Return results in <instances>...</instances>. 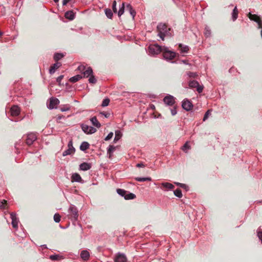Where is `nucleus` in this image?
<instances>
[{
    "label": "nucleus",
    "instance_id": "1",
    "mask_svg": "<svg viewBox=\"0 0 262 262\" xmlns=\"http://www.w3.org/2000/svg\"><path fill=\"white\" fill-rule=\"evenodd\" d=\"M163 100L166 106L172 107V108H169L171 115H176L177 114V106L174 105L176 102L174 97L172 95H167L163 98Z\"/></svg>",
    "mask_w": 262,
    "mask_h": 262
},
{
    "label": "nucleus",
    "instance_id": "2",
    "mask_svg": "<svg viewBox=\"0 0 262 262\" xmlns=\"http://www.w3.org/2000/svg\"><path fill=\"white\" fill-rule=\"evenodd\" d=\"M157 31L158 32V36L162 40H164V37L166 36H171L170 32V28H168L165 24L160 23L157 26Z\"/></svg>",
    "mask_w": 262,
    "mask_h": 262
},
{
    "label": "nucleus",
    "instance_id": "3",
    "mask_svg": "<svg viewBox=\"0 0 262 262\" xmlns=\"http://www.w3.org/2000/svg\"><path fill=\"white\" fill-rule=\"evenodd\" d=\"M68 217L72 221L75 222L78 218V211L77 207L74 205H71L68 211Z\"/></svg>",
    "mask_w": 262,
    "mask_h": 262
},
{
    "label": "nucleus",
    "instance_id": "4",
    "mask_svg": "<svg viewBox=\"0 0 262 262\" xmlns=\"http://www.w3.org/2000/svg\"><path fill=\"white\" fill-rule=\"evenodd\" d=\"M82 78L89 77V82L90 83L95 84L97 82V80L93 75V70L91 67H88L86 70L82 73Z\"/></svg>",
    "mask_w": 262,
    "mask_h": 262
},
{
    "label": "nucleus",
    "instance_id": "5",
    "mask_svg": "<svg viewBox=\"0 0 262 262\" xmlns=\"http://www.w3.org/2000/svg\"><path fill=\"white\" fill-rule=\"evenodd\" d=\"M161 52L163 53V58L167 60L173 59L176 55V52L170 51L167 47L165 46L163 47Z\"/></svg>",
    "mask_w": 262,
    "mask_h": 262
},
{
    "label": "nucleus",
    "instance_id": "6",
    "mask_svg": "<svg viewBox=\"0 0 262 262\" xmlns=\"http://www.w3.org/2000/svg\"><path fill=\"white\" fill-rule=\"evenodd\" d=\"M163 47L158 45H151L148 47V52L149 55H155L162 52Z\"/></svg>",
    "mask_w": 262,
    "mask_h": 262
},
{
    "label": "nucleus",
    "instance_id": "7",
    "mask_svg": "<svg viewBox=\"0 0 262 262\" xmlns=\"http://www.w3.org/2000/svg\"><path fill=\"white\" fill-rule=\"evenodd\" d=\"M189 87L190 88H196V91L199 93H201L203 92L204 86L201 85L199 83L195 80H190L188 83Z\"/></svg>",
    "mask_w": 262,
    "mask_h": 262
},
{
    "label": "nucleus",
    "instance_id": "8",
    "mask_svg": "<svg viewBox=\"0 0 262 262\" xmlns=\"http://www.w3.org/2000/svg\"><path fill=\"white\" fill-rule=\"evenodd\" d=\"M80 126L83 132L86 134H92L97 131L96 129L94 127L84 124H81Z\"/></svg>",
    "mask_w": 262,
    "mask_h": 262
},
{
    "label": "nucleus",
    "instance_id": "9",
    "mask_svg": "<svg viewBox=\"0 0 262 262\" xmlns=\"http://www.w3.org/2000/svg\"><path fill=\"white\" fill-rule=\"evenodd\" d=\"M37 139V136L36 134L34 133H30L27 136L26 140V143L30 146L32 145L33 142Z\"/></svg>",
    "mask_w": 262,
    "mask_h": 262
},
{
    "label": "nucleus",
    "instance_id": "10",
    "mask_svg": "<svg viewBox=\"0 0 262 262\" xmlns=\"http://www.w3.org/2000/svg\"><path fill=\"white\" fill-rule=\"evenodd\" d=\"M59 103L58 99L55 97H51L50 99L49 104H48V108L52 110L56 107V106Z\"/></svg>",
    "mask_w": 262,
    "mask_h": 262
},
{
    "label": "nucleus",
    "instance_id": "11",
    "mask_svg": "<svg viewBox=\"0 0 262 262\" xmlns=\"http://www.w3.org/2000/svg\"><path fill=\"white\" fill-rule=\"evenodd\" d=\"M182 107L187 111H189L193 107V105L190 101L185 99L182 101Z\"/></svg>",
    "mask_w": 262,
    "mask_h": 262
},
{
    "label": "nucleus",
    "instance_id": "12",
    "mask_svg": "<svg viewBox=\"0 0 262 262\" xmlns=\"http://www.w3.org/2000/svg\"><path fill=\"white\" fill-rule=\"evenodd\" d=\"M248 16L251 20L257 23L258 25L259 28L262 27V22L259 16L256 14H252L251 13L248 14Z\"/></svg>",
    "mask_w": 262,
    "mask_h": 262
},
{
    "label": "nucleus",
    "instance_id": "13",
    "mask_svg": "<svg viewBox=\"0 0 262 262\" xmlns=\"http://www.w3.org/2000/svg\"><path fill=\"white\" fill-rule=\"evenodd\" d=\"M10 217L12 220L11 224L12 227L15 229L17 228L18 220L16 217V214L15 212H12L10 213Z\"/></svg>",
    "mask_w": 262,
    "mask_h": 262
},
{
    "label": "nucleus",
    "instance_id": "14",
    "mask_svg": "<svg viewBox=\"0 0 262 262\" xmlns=\"http://www.w3.org/2000/svg\"><path fill=\"white\" fill-rule=\"evenodd\" d=\"M127 258L125 254L118 253L114 259L115 262H126Z\"/></svg>",
    "mask_w": 262,
    "mask_h": 262
},
{
    "label": "nucleus",
    "instance_id": "15",
    "mask_svg": "<svg viewBox=\"0 0 262 262\" xmlns=\"http://www.w3.org/2000/svg\"><path fill=\"white\" fill-rule=\"evenodd\" d=\"M11 115L12 116H17L20 114V109L17 105H13L10 110Z\"/></svg>",
    "mask_w": 262,
    "mask_h": 262
},
{
    "label": "nucleus",
    "instance_id": "16",
    "mask_svg": "<svg viewBox=\"0 0 262 262\" xmlns=\"http://www.w3.org/2000/svg\"><path fill=\"white\" fill-rule=\"evenodd\" d=\"M92 167V164L90 163L83 162L80 164L79 169L82 171H86L90 169Z\"/></svg>",
    "mask_w": 262,
    "mask_h": 262
},
{
    "label": "nucleus",
    "instance_id": "17",
    "mask_svg": "<svg viewBox=\"0 0 262 262\" xmlns=\"http://www.w3.org/2000/svg\"><path fill=\"white\" fill-rule=\"evenodd\" d=\"M80 257L84 261L89 259L90 253L86 250H83L81 252Z\"/></svg>",
    "mask_w": 262,
    "mask_h": 262
},
{
    "label": "nucleus",
    "instance_id": "18",
    "mask_svg": "<svg viewBox=\"0 0 262 262\" xmlns=\"http://www.w3.org/2000/svg\"><path fill=\"white\" fill-rule=\"evenodd\" d=\"M61 66L60 62H56L53 64L50 68L49 73L50 74H53L55 73V70Z\"/></svg>",
    "mask_w": 262,
    "mask_h": 262
},
{
    "label": "nucleus",
    "instance_id": "19",
    "mask_svg": "<svg viewBox=\"0 0 262 262\" xmlns=\"http://www.w3.org/2000/svg\"><path fill=\"white\" fill-rule=\"evenodd\" d=\"M126 10H128L129 11L130 14L132 16L133 19H134V17L136 14V12L135 10L133 9L132 5L130 4H127L126 5Z\"/></svg>",
    "mask_w": 262,
    "mask_h": 262
},
{
    "label": "nucleus",
    "instance_id": "20",
    "mask_svg": "<svg viewBox=\"0 0 262 262\" xmlns=\"http://www.w3.org/2000/svg\"><path fill=\"white\" fill-rule=\"evenodd\" d=\"M90 121L92 124L97 128H100L101 127V124L98 121L97 117L96 116H94L90 119Z\"/></svg>",
    "mask_w": 262,
    "mask_h": 262
},
{
    "label": "nucleus",
    "instance_id": "21",
    "mask_svg": "<svg viewBox=\"0 0 262 262\" xmlns=\"http://www.w3.org/2000/svg\"><path fill=\"white\" fill-rule=\"evenodd\" d=\"M71 178L73 182H81L82 181L81 176L77 173H73Z\"/></svg>",
    "mask_w": 262,
    "mask_h": 262
},
{
    "label": "nucleus",
    "instance_id": "22",
    "mask_svg": "<svg viewBox=\"0 0 262 262\" xmlns=\"http://www.w3.org/2000/svg\"><path fill=\"white\" fill-rule=\"evenodd\" d=\"M179 48L181 53H187L189 50V48L188 46L183 45L182 43L179 44Z\"/></svg>",
    "mask_w": 262,
    "mask_h": 262
},
{
    "label": "nucleus",
    "instance_id": "23",
    "mask_svg": "<svg viewBox=\"0 0 262 262\" xmlns=\"http://www.w3.org/2000/svg\"><path fill=\"white\" fill-rule=\"evenodd\" d=\"M64 16L66 18L72 20L75 18V14L73 11H68L65 13Z\"/></svg>",
    "mask_w": 262,
    "mask_h": 262
},
{
    "label": "nucleus",
    "instance_id": "24",
    "mask_svg": "<svg viewBox=\"0 0 262 262\" xmlns=\"http://www.w3.org/2000/svg\"><path fill=\"white\" fill-rule=\"evenodd\" d=\"M238 9L237 8V7L235 6L232 13H231V15H232V20L234 21L236 20V19L238 17Z\"/></svg>",
    "mask_w": 262,
    "mask_h": 262
},
{
    "label": "nucleus",
    "instance_id": "25",
    "mask_svg": "<svg viewBox=\"0 0 262 262\" xmlns=\"http://www.w3.org/2000/svg\"><path fill=\"white\" fill-rule=\"evenodd\" d=\"M90 147V144L86 141H83L81 143L80 146V149L81 151H84Z\"/></svg>",
    "mask_w": 262,
    "mask_h": 262
},
{
    "label": "nucleus",
    "instance_id": "26",
    "mask_svg": "<svg viewBox=\"0 0 262 262\" xmlns=\"http://www.w3.org/2000/svg\"><path fill=\"white\" fill-rule=\"evenodd\" d=\"M122 134L121 132L119 130H117L115 131V137L114 139V142L116 143L122 137Z\"/></svg>",
    "mask_w": 262,
    "mask_h": 262
},
{
    "label": "nucleus",
    "instance_id": "27",
    "mask_svg": "<svg viewBox=\"0 0 262 262\" xmlns=\"http://www.w3.org/2000/svg\"><path fill=\"white\" fill-rule=\"evenodd\" d=\"M82 78V76L81 75H77L70 78L69 81L71 82L75 83Z\"/></svg>",
    "mask_w": 262,
    "mask_h": 262
},
{
    "label": "nucleus",
    "instance_id": "28",
    "mask_svg": "<svg viewBox=\"0 0 262 262\" xmlns=\"http://www.w3.org/2000/svg\"><path fill=\"white\" fill-rule=\"evenodd\" d=\"M162 186L167 190H171L174 188L173 185L170 183L164 182L161 184Z\"/></svg>",
    "mask_w": 262,
    "mask_h": 262
},
{
    "label": "nucleus",
    "instance_id": "29",
    "mask_svg": "<svg viewBox=\"0 0 262 262\" xmlns=\"http://www.w3.org/2000/svg\"><path fill=\"white\" fill-rule=\"evenodd\" d=\"M115 147L114 145H110L107 149V154L109 155V158H110L113 153V152L115 150Z\"/></svg>",
    "mask_w": 262,
    "mask_h": 262
},
{
    "label": "nucleus",
    "instance_id": "30",
    "mask_svg": "<svg viewBox=\"0 0 262 262\" xmlns=\"http://www.w3.org/2000/svg\"><path fill=\"white\" fill-rule=\"evenodd\" d=\"M49 258L52 260H58L61 259H63L62 256L59 255L58 254L51 255L50 256Z\"/></svg>",
    "mask_w": 262,
    "mask_h": 262
},
{
    "label": "nucleus",
    "instance_id": "31",
    "mask_svg": "<svg viewBox=\"0 0 262 262\" xmlns=\"http://www.w3.org/2000/svg\"><path fill=\"white\" fill-rule=\"evenodd\" d=\"M138 182L151 181V179L150 177H136L135 179Z\"/></svg>",
    "mask_w": 262,
    "mask_h": 262
},
{
    "label": "nucleus",
    "instance_id": "32",
    "mask_svg": "<svg viewBox=\"0 0 262 262\" xmlns=\"http://www.w3.org/2000/svg\"><path fill=\"white\" fill-rule=\"evenodd\" d=\"M136 198V195L133 193L126 192L124 199L125 200H132Z\"/></svg>",
    "mask_w": 262,
    "mask_h": 262
},
{
    "label": "nucleus",
    "instance_id": "33",
    "mask_svg": "<svg viewBox=\"0 0 262 262\" xmlns=\"http://www.w3.org/2000/svg\"><path fill=\"white\" fill-rule=\"evenodd\" d=\"M63 56L64 55L62 53H56L54 54V59L55 61H57L61 59Z\"/></svg>",
    "mask_w": 262,
    "mask_h": 262
},
{
    "label": "nucleus",
    "instance_id": "34",
    "mask_svg": "<svg viewBox=\"0 0 262 262\" xmlns=\"http://www.w3.org/2000/svg\"><path fill=\"white\" fill-rule=\"evenodd\" d=\"M190 149V146L189 145L188 142H186L182 147V150L185 152H187L188 150Z\"/></svg>",
    "mask_w": 262,
    "mask_h": 262
},
{
    "label": "nucleus",
    "instance_id": "35",
    "mask_svg": "<svg viewBox=\"0 0 262 262\" xmlns=\"http://www.w3.org/2000/svg\"><path fill=\"white\" fill-rule=\"evenodd\" d=\"M105 13L106 16L108 18L111 19L113 17V12L110 9H106L105 10Z\"/></svg>",
    "mask_w": 262,
    "mask_h": 262
},
{
    "label": "nucleus",
    "instance_id": "36",
    "mask_svg": "<svg viewBox=\"0 0 262 262\" xmlns=\"http://www.w3.org/2000/svg\"><path fill=\"white\" fill-rule=\"evenodd\" d=\"M126 191L124 190V189H120V188H118L117 189V193L120 195V196H123L124 198V196H125V194L126 193Z\"/></svg>",
    "mask_w": 262,
    "mask_h": 262
},
{
    "label": "nucleus",
    "instance_id": "37",
    "mask_svg": "<svg viewBox=\"0 0 262 262\" xmlns=\"http://www.w3.org/2000/svg\"><path fill=\"white\" fill-rule=\"evenodd\" d=\"M174 194L178 198H181L182 196V191L180 189H176L174 192Z\"/></svg>",
    "mask_w": 262,
    "mask_h": 262
},
{
    "label": "nucleus",
    "instance_id": "38",
    "mask_svg": "<svg viewBox=\"0 0 262 262\" xmlns=\"http://www.w3.org/2000/svg\"><path fill=\"white\" fill-rule=\"evenodd\" d=\"M174 184L177 185L178 186H179L182 188H184L186 190H188V189H189V187L188 186L185 184H183V183H179V182H174Z\"/></svg>",
    "mask_w": 262,
    "mask_h": 262
},
{
    "label": "nucleus",
    "instance_id": "39",
    "mask_svg": "<svg viewBox=\"0 0 262 262\" xmlns=\"http://www.w3.org/2000/svg\"><path fill=\"white\" fill-rule=\"evenodd\" d=\"M124 3H123L122 4L121 7H120L119 10L118 12V15L120 17L124 13Z\"/></svg>",
    "mask_w": 262,
    "mask_h": 262
},
{
    "label": "nucleus",
    "instance_id": "40",
    "mask_svg": "<svg viewBox=\"0 0 262 262\" xmlns=\"http://www.w3.org/2000/svg\"><path fill=\"white\" fill-rule=\"evenodd\" d=\"M211 32L209 27L206 26L205 28L204 34L206 37H209L211 35Z\"/></svg>",
    "mask_w": 262,
    "mask_h": 262
},
{
    "label": "nucleus",
    "instance_id": "41",
    "mask_svg": "<svg viewBox=\"0 0 262 262\" xmlns=\"http://www.w3.org/2000/svg\"><path fill=\"white\" fill-rule=\"evenodd\" d=\"M75 151H73L72 149H71L70 148H68L67 150H64L62 153V156L63 157L70 155L72 153H74Z\"/></svg>",
    "mask_w": 262,
    "mask_h": 262
},
{
    "label": "nucleus",
    "instance_id": "42",
    "mask_svg": "<svg viewBox=\"0 0 262 262\" xmlns=\"http://www.w3.org/2000/svg\"><path fill=\"white\" fill-rule=\"evenodd\" d=\"M61 216L59 213H55L54 215V220L56 223H59L60 221Z\"/></svg>",
    "mask_w": 262,
    "mask_h": 262
},
{
    "label": "nucleus",
    "instance_id": "43",
    "mask_svg": "<svg viewBox=\"0 0 262 262\" xmlns=\"http://www.w3.org/2000/svg\"><path fill=\"white\" fill-rule=\"evenodd\" d=\"M110 99L108 98H105L102 101L101 106L103 107L106 106L109 104Z\"/></svg>",
    "mask_w": 262,
    "mask_h": 262
},
{
    "label": "nucleus",
    "instance_id": "44",
    "mask_svg": "<svg viewBox=\"0 0 262 262\" xmlns=\"http://www.w3.org/2000/svg\"><path fill=\"white\" fill-rule=\"evenodd\" d=\"M77 70L82 74V73L86 70L84 66L80 65L77 68Z\"/></svg>",
    "mask_w": 262,
    "mask_h": 262
},
{
    "label": "nucleus",
    "instance_id": "45",
    "mask_svg": "<svg viewBox=\"0 0 262 262\" xmlns=\"http://www.w3.org/2000/svg\"><path fill=\"white\" fill-rule=\"evenodd\" d=\"M211 114V110H208L205 114L204 116V117H203V120L204 121H206L208 118V116L210 115Z\"/></svg>",
    "mask_w": 262,
    "mask_h": 262
},
{
    "label": "nucleus",
    "instance_id": "46",
    "mask_svg": "<svg viewBox=\"0 0 262 262\" xmlns=\"http://www.w3.org/2000/svg\"><path fill=\"white\" fill-rule=\"evenodd\" d=\"M70 107L69 105H64L63 107H60V111L62 112L68 111L70 110Z\"/></svg>",
    "mask_w": 262,
    "mask_h": 262
},
{
    "label": "nucleus",
    "instance_id": "47",
    "mask_svg": "<svg viewBox=\"0 0 262 262\" xmlns=\"http://www.w3.org/2000/svg\"><path fill=\"white\" fill-rule=\"evenodd\" d=\"M68 147L69 149L70 148L71 149H72L73 151H75V149L73 146V142L72 140L69 141L68 144Z\"/></svg>",
    "mask_w": 262,
    "mask_h": 262
},
{
    "label": "nucleus",
    "instance_id": "48",
    "mask_svg": "<svg viewBox=\"0 0 262 262\" xmlns=\"http://www.w3.org/2000/svg\"><path fill=\"white\" fill-rule=\"evenodd\" d=\"M187 75L189 77L195 78L198 76V74L195 72H189L187 73Z\"/></svg>",
    "mask_w": 262,
    "mask_h": 262
},
{
    "label": "nucleus",
    "instance_id": "49",
    "mask_svg": "<svg viewBox=\"0 0 262 262\" xmlns=\"http://www.w3.org/2000/svg\"><path fill=\"white\" fill-rule=\"evenodd\" d=\"M7 203V201L5 200H3L2 201H0V208L1 209H5V205Z\"/></svg>",
    "mask_w": 262,
    "mask_h": 262
},
{
    "label": "nucleus",
    "instance_id": "50",
    "mask_svg": "<svg viewBox=\"0 0 262 262\" xmlns=\"http://www.w3.org/2000/svg\"><path fill=\"white\" fill-rule=\"evenodd\" d=\"M113 136V132H110L107 135V136L105 138L104 140L108 141V140H110V139H111L112 138Z\"/></svg>",
    "mask_w": 262,
    "mask_h": 262
},
{
    "label": "nucleus",
    "instance_id": "51",
    "mask_svg": "<svg viewBox=\"0 0 262 262\" xmlns=\"http://www.w3.org/2000/svg\"><path fill=\"white\" fill-rule=\"evenodd\" d=\"M117 3L115 1H114L112 5V9L114 13H117V9L116 7Z\"/></svg>",
    "mask_w": 262,
    "mask_h": 262
},
{
    "label": "nucleus",
    "instance_id": "52",
    "mask_svg": "<svg viewBox=\"0 0 262 262\" xmlns=\"http://www.w3.org/2000/svg\"><path fill=\"white\" fill-rule=\"evenodd\" d=\"M100 114L102 115H103L105 118H108L110 116V114L107 112H101Z\"/></svg>",
    "mask_w": 262,
    "mask_h": 262
},
{
    "label": "nucleus",
    "instance_id": "53",
    "mask_svg": "<svg viewBox=\"0 0 262 262\" xmlns=\"http://www.w3.org/2000/svg\"><path fill=\"white\" fill-rule=\"evenodd\" d=\"M257 236L259 239L260 240L261 243L262 244V231H258L257 232Z\"/></svg>",
    "mask_w": 262,
    "mask_h": 262
},
{
    "label": "nucleus",
    "instance_id": "54",
    "mask_svg": "<svg viewBox=\"0 0 262 262\" xmlns=\"http://www.w3.org/2000/svg\"><path fill=\"white\" fill-rule=\"evenodd\" d=\"M63 75H60L56 79L57 82L58 83H60V82L62 80V79H63Z\"/></svg>",
    "mask_w": 262,
    "mask_h": 262
},
{
    "label": "nucleus",
    "instance_id": "55",
    "mask_svg": "<svg viewBox=\"0 0 262 262\" xmlns=\"http://www.w3.org/2000/svg\"><path fill=\"white\" fill-rule=\"evenodd\" d=\"M71 0H63L62 1V5L63 6H64L66 5H67V4L70 2Z\"/></svg>",
    "mask_w": 262,
    "mask_h": 262
},
{
    "label": "nucleus",
    "instance_id": "56",
    "mask_svg": "<svg viewBox=\"0 0 262 262\" xmlns=\"http://www.w3.org/2000/svg\"><path fill=\"white\" fill-rule=\"evenodd\" d=\"M136 166H137V167H144V165L143 163H138V164H137V165H136Z\"/></svg>",
    "mask_w": 262,
    "mask_h": 262
},
{
    "label": "nucleus",
    "instance_id": "57",
    "mask_svg": "<svg viewBox=\"0 0 262 262\" xmlns=\"http://www.w3.org/2000/svg\"><path fill=\"white\" fill-rule=\"evenodd\" d=\"M41 247H42V248L43 249H47V245H43L41 246Z\"/></svg>",
    "mask_w": 262,
    "mask_h": 262
},
{
    "label": "nucleus",
    "instance_id": "58",
    "mask_svg": "<svg viewBox=\"0 0 262 262\" xmlns=\"http://www.w3.org/2000/svg\"><path fill=\"white\" fill-rule=\"evenodd\" d=\"M62 118V116H58L57 119L60 120V119H61Z\"/></svg>",
    "mask_w": 262,
    "mask_h": 262
},
{
    "label": "nucleus",
    "instance_id": "59",
    "mask_svg": "<svg viewBox=\"0 0 262 262\" xmlns=\"http://www.w3.org/2000/svg\"><path fill=\"white\" fill-rule=\"evenodd\" d=\"M3 33L0 31V37L3 35Z\"/></svg>",
    "mask_w": 262,
    "mask_h": 262
},
{
    "label": "nucleus",
    "instance_id": "60",
    "mask_svg": "<svg viewBox=\"0 0 262 262\" xmlns=\"http://www.w3.org/2000/svg\"><path fill=\"white\" fill-rule=\"evenodd\" d=\"M54 1L55 3H57L58 2L59 0H53Z\"/></svg>",
    "mask_w": 262,
    "mask_h": 262
},
{
    "label": "nucleus",
    "instance_id": "61",
    "mask_svg": "<svg viewBox=\"0 0 262 262\" xmlns=\"http://www.w3.org/2000/svg\"><path fill=\"white\" fill-rule=\"evenodd\" d=\"M187 61L186 60H183V62L184 63H186Z\"/></svg>",
    "mask_w": 262,
    "mask_h": 262
},
{
    "label": "nucleus",
    "instance_id": "62",
    "mask_svg": "<svg viewBox=\"0 0 262 262\" xmlns=\"http://www.w3.org/2000/svg\"><path fill=\"white\" fill-rule=\"evenodd\" d=\"M258 202V203H261V204H262V200H261V201H258V202Z\"/></svg>",
    "mask_w": 262,
    "mask_h": 262
},
{
    "label": "nucleus",
    "instance_id": "63",
    "mask_svg": "<svg viewBox=\"0 0 262 262\" xmlns=\"http://www.w3.org/2000/svg\"><path fill=\"white\" fill-rule=\"evenodd\" d=\"M151 108H155L154 105H153V106L151 107Z\"/></svg>",
    "mask_w": 262,
    "mask_h": 262
}]
</instances>
